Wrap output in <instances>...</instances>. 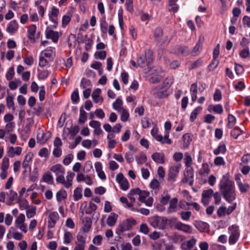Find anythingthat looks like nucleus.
Listing matches in <instances>:
<instances>
[{
  "instance_id": "obj_43",
  "label": "nucleus",
  "mask_w": 250,
  "mask_h": 250,
  "mask_svg": "<svg viewBox=\"0 0 250 250\" xmlns=\"http://www.w3.org/2000/svg\"><path fill=\"white\" fill-rule=\"evenodd\" d=\"M228 123L227 126L229 128H232L236 123V119L234 116L232 114H229L228 116Z\"/></svg>"
},
{
  "instance_id": "obj_22",
  "label": "nucleus",
  "mask_w": 250,
  "mask_h": 250,
  "mask_svg": "<svg viewBox=\"0 0 250 250\" xmlns=\"http://www.w3.org/2000/svg\"><path fill=\"white\" fill-rule=\"evenodd\" d=\"M226 151L227 147L225 144L223 142H221L217 147L213 150V153L215 155H218L220 154H224Z\"/></svg>"
},
{
  "instance_id": "obj_61",
  "label": "nucleus",
  "mask_w": 250,
  "mask_h": 250,
  "mask_svg": "<svg viewBox=\"0 0 250 250\" xmlns=\"http://www.w3.org/2000/svg\"><path fill=\"white\" fill-rule=\"evenodd\" d=\"M214 164L216 166H224L225 161L222 157L217 156L214 159Z\"/></svg>"
},
{
  "instance_id": "obj_16",
  "label": "nucleus",
  "mask_w": 250,
  "mask_h": 250,
  "mask_svg": "<svg viewBox=\"0 0 250 250\" xmlns=\"http://www.w3.org/2000/svg\"><path fill=\"white\" fill-rule=\"evenodd\" d=\"M178 200L177 198H173L171 199L169 206L167 208V212L170 214L175 212L177 210Z\"/></svg>"
},
{
  "instance_id": "obj_29",
  "label": "nucleus",
  "mask_w": 250,
  "mask_h": 250,
  "mask_svg": "<svg viewBox=\"0 0 250 250\" xmlns=\"http://www.w3.org/2000/svg\"><path fill=\"white\" fill-rule=\"evenodd\" d=\"M170 195L168 193V191H165L162 194L161 198L160 199V203L163 205H167L168 203H169L171 199Z\"/></svg>"
},
{
  "instance_id": "obj_45",
  "label": "nucleus",
  "mask_w": 250,
  "mask_h": 250,
  "mask_svg": "<svg viewBox=\"0 0 250 250\" xmlns=\"http://www.w3.org/2000/svg\"><path fill=\"white\" fill-rule=\"evenodd\" d=\"M182 139L183 141V146L184 147H188L191 140L192 139L190 136V134L188 133H186L184 134L182 136Z\"/></svg>"
},
{
  "instance_id": "obj_26",
  "label": "nucleus",
  "mask_w": 250,
  "mask_h": 250,
  "mask_svg": "<svg viewBox=\"0 0 250 250\" xmlns=\"http://www.w3.org/2000/svg\"><path fill=\"white\" fill-rule=\"evenodd\" d=\"M202 49V41H201V38L200 37L198 42L196 43L195 46L193 47L191 54L193 56L198 55L201 51Z\"/></svg>"
},
{
  "instance_id": "obj_40",
  "label": "nucleus",
  "mask_w": 250,
  "mask_h": 250,
  "mask_svg": "<svg viewBox=\"0 0 250 250\" xmlns=\"http://www.w3.org/2000/svg\"><path fill=\"white\" fill-rule=\"evenodd\" d=\"M36 31V26L35 24L31 25L28 29V37L30 40H34V36Z\"/></svg>"
},
{
  "instance_id": "obj_39",
  "label": "nucleus",
  "mask_w": 250,
  "mask_h": 250,
  "mask_svg": "<svg viewBox=\"0 0 250 250\" xmlns=\"http://www.w3.org/2000/svg\"><path fill=\"white\" fill-rule=\"evenodd\" d=\"M81 87H82L83 88L91 89L92 84L89 80L85 78H83L82 79L81 82Z\"/></svg>"
},
{
  "instance_id": "obj_56",
  "label": "nucleus",
  "mask_w": 250,
  "mask_h": 250,
  "mask_svg": "<svg viewBox=\"0 0 250 250\" xmlns=\"http://www.w3.org/2000/svg\"><path fill=\"white\" fill-rule=\"evenodd\" d=\"M138 190H136L135 188L131 189L130 192L128 193L127 197L129 199L130 202L129 203H132L133 205V203L135 202L136 200V198L134 197L135 195H137L136 191Z\"/></svg>"
},
{
  "instance_id": "obj_57",
  "label": "nucleus",
  "mask_w": 250,
  "mask_h": 250,
  "mask_svg": "<svg viewBox=\"0 0 250 250\" xmlns=\"http://www.w3.org/2000/svg\"><path fill=\"white\" fill-rule=\"evenodd\" d=\"M133 1V0H126L125 2L126 10L131 13L134 11Z\"/></svg>"
},
{
  "instance_id": "obj_62",
  "label": "nucleus",
  "mask_w": 250,
  "mask_h": 250,
  "mask_svg": "<svg viewBox=\"0 0 250 250\" xmlns=\"http://www.w3.org/2000/svg\"><path fill=\"white\" fill-rule=\"evenodd\" d=\"M39 73H38V78L39 79H44L46 78L49 75L50 72L48 70H38Z\"/></svg>"
},
{
  "instance_id": "obj_12",
  "label": "nucleus",
  "mask_w": 250,
  "mask_h": 250,
  "mask_svg": "<svg viewBox=\"0 0 250 250\" xmlns=\"http://www.w3.org/2000/svg\"><path fill=\"white\" fill-rule=\"evenodd\" d=\"M151 158L156 163L164 164L166 162L165 156L163 152H154L151 155Z\"/></svg>"
},
{
  "instance_id": "obj_34",
  "label": "nucleus",
  "mask_w": 250,
  "mask_h": 250,
  "mask_svg": "<svg viewBox=\"0 0 250 250\" xmlns=\"http://www.w3.org/2000/svg\"><path fill=\"white\" fill-rule=\"evenodd\" d=\"M202 108L201 106H197L194 109L190 115L189 120L191 122H193L196 119L198 115L201 111Z\"/></svg>"
},
{
  "instance_id": "obj_41",
  "label": "nucleus",
  "mask_w": 250,
  "mask_h": 250,
  "mask_svg": "<svg viewBox=\"0 0 250 250\" xmlns=\"http://www.w3.org/2000/svg\"><path fill=\"white\" fill-rule=\"evenodd\" d=\"M243 133V131L238 126H235L230 132L231 136L237 139Z\"/></svg>"
},
{
  "instance_id": "obj_2",
  "label": "nucleus",
  "mask_w": 250,
  "mask_h": 250,
  "mask_svg": "<svg viewBox=\"0 0 250 250\" xmlns=\"http://www.w3.org/2000/svg\"><path fill=\"white\" fill-rule=\"evenodd\" d=\"M167 79L165 80L162 85L156 86L152 90L153 95L158 99L167 98L171 93L169 87L166 85Z\"/></svg>"
},
{
  "instance_id": "obj_48",
  "label": "nucleus",
  "mask_w": 250,
  "mask_h": 250,
  "mask_svg": "<svg viewBox=\"0 0 250 250\" xmlns=\"http://www.w3.org/2000/svg\"><path fill=\"white\" fill-rule=\"evenodd\" d=\"M136 161L138 165L145 164L147 161V157L144 153H142L135 157Z\"/></svg>"
},
{
  "instance_id": "obj_59",
  "label": "nucleus",
  "mask_w": 250,
  "mask_h": 250,
  "mask_svg": "<svg viewBox=\"0 0 250 250\" xmlns=\"http://www.w3.org/2000/svg\"><path fill=\"white\" fill-rule=\"evenodd\" d=\"M86 39L84 41L85 48L86 50L89 49L93 43L92 37L88 38L87 35L85 36ZM84 42V41H83Z\"/></svg>"
},
{
  "instance_id": "obj_47",
  "label": "nucleus",
  "mask_w": 250,
  "mask_h": 250,
  "mask_svg": "<svg viewBox=\"0 0 250 250\" xmlns=\"http://www.w3.org/2000/svg\"><path fill=\"white\" fill-rule=\"evenodd\" d=\"M67 197V193L64 190H60L56 194V198L58 202H60Z\"/></svg>"
},
{
  "instance_id": "obj_52",
  "label": "nucleus",
  "mask_w": 250,
  "mask_h": 250,
  "mask_svg": "<svg viewBox=\"0 0 250 250\" xmlns=\"http://www.w3.org/2000/svg\"><path fill=\"white\" fill-rule=\"evenodd\" d=\"M74 175L75 174L74 173L69 171L68 172L66 176L67 182L66 184H65V188H69L72 186V181Z\"/></svg>"
},
{
  "instance_id": "obj_60",
  "label": "nucleus",
  "mask_w": 250,
  "mask_h": 250,
  "mask_svg": "<svg viewBox=\"0 0 250 250\" xmlns=\"http://www.w3.org/2000/svg\"><path fill=\"white\" fill-rule=\"evenodd\" d=\"M234 70L236 75H240L244 71V69L242 65L237 63H234Z\"/></svg>"
},
{
  "instance_id": "obj_5",
  "label": "nucleus",
  "mask_w": 250,
  "mask_h": 250,
  "mask_svg": "<svg viewBox=\"0 0 250 250\" xmlns=\"http://www.w3.org/2000/svg\"><path fill=\"white\" fill-rule=\"evenodd\" d=\"M158 131L159 129L156 126L151 129L150 133L153 138L162 145H171L172 142L170 139L167 138V135L163 137L162 135L158 134Z\"/></svg>"
},
{
  "instance_id": "obj_32",
  "label": "nucleus",
  "mask_w": 250,
  "mask_h": 250,
  "mask_svg": "<svg viewBox=\"0 0 250 250\" xmlns=\"http://www.w3.org/2000/svg\"><path fill=\"white\" fill-rule=\"evenodd\" d=\"M123 102L122 100L120 97H118L112 104V107L114 109L118 112L122 109L124 108L123 107Z\"/></svg>"
},
{
  "instance_id": "obj_20",
  "label": "nucleus",
  "mask_w": 250,
  "mask_h": 250,
  "mask_svg": "<svg viewBox=\"0 0 250 250\" xmlns=\"http://www.w3.org/2000/svg\"><path fill=\"white\" fill-rule=\"evenodd\" d=\"M50 170L55 173L56 176L64 174L65 173V169L61 164H57L52 166Z\"/></svg>"
},
{
  "instance_id": "obj_33",
  "label": "nucleus",
  "mask_w": 250,
  "mask_h": 250,
  "mask_svg": "<svg viewBox=\"0 0 250 250\" xmlns=\"http://www.w3.org/2000/svg\"><path fill=\"white\" fill-rule=\"evenodd\" d=\"M197 229L200 232H206L209 229V225L205 222H200L196 226Z\"/></svg>"
},
{
  "instance_id": "obj_9",
  "label": "nucleus",
  "mask_w": 250,
  "mask_h": 250,
  "mask_svg": "<svg viewBox=\"0 0 250 250\" xmlns=\"http://www.w3.org/2000/svg\"><path fill=\"white\" fill-rule=\"evenodd\" d=\"M116 181L119 184L120 188L123 190L126 191L129 188V183L122 173L117 174Z\"/></svg>"
},
{
  "instance_id": "obj_46",
  "label": "nucleus",
  "mask_w": 250,
  "mask_h": 250,
  "mask_svg": "<svg viewBox=\"0 0 250 250\" xmlns=\"http://www.w3.org/2000/svg\"><path fill=\"white\" fill-rule=\"evenodd\" d=\"M124 11L122 8L119 9L118 12V17L119 21V24L121 30L124 29V18H123Z\"/></svg>"
},
{
  "instance_id": "obj_53",
  "label": "nucleus",
  "mask_w": 250,
  "mask_h": 250,
  "mask_svg": "<svg viewBox=\"0 0 250 250\" xmlns=\"http://www.w3.org/2000/svg\"><path fill=\"white\" fill-rule=\"evenodd\" d=\"M87 119V115L86 112L83 109L82 107L80 109V114L79 119V123L80 124H83L85 123Z\"/></svg>"
},
{
  "instance_id": "obj_24",
  "label": "nucleus",
  "mask_w": 250,
  "mask_h": 250,
  "mask_svg": "<svg viewBox=\"0 0 250 250\" xmlns=\"http://www.w3.org/2000/svg\"><path fill=\"white\" fill-rule=\"evenodd\" d=\"M118 218V215L117 214L114 212L111 213L107 217L106 220V224L109 227L114 226L117 221Z\"/></svg>"
},
{
  "instance_id": "obj_31",
  "label": "nucleus",
  "mask_w": 250,
  "mask_h": 250,
  "mask_svg": "<svg viewBox=\"0 0 250 250\" xmlns=\"http://www.w3.org/2000/svg\"><path fill=\"white\" fill-rule=\"evenodd\" d=\"M94 199L92 198L91 201L89 202L88 205L87 206V203L86 202H84L83 204H85L84 211L86 214H90L93 211L94 208Z\"/></svg>"
},
{
  "instance_id": "obj_28",
  "label": "nucleus",
  "mask_w": 250,
  "mask_h": 250,
  "mask_svg": "<svg viewBox=\"0 0 250 250\" xmlns=\"http://www.w3.org/2000/svg\"><path fill=\"white\" fill-rule=\"evenodd\" d=\"M210 171L209 165L205 163L202 164V167L199 170V173L202 176H206L209 173Z\"/></svg>"
},
{
  "instance_id": "obj_7",
  "label": "nucleus",
  "mask_w": 250,
  "mask_h": 250,
  "mask_svg": "<svg viewBox=\"0 0 250 250\" xmlns=\"http://www.w3.org/2000/svg\"><path fill=\"white\" fill-rule=\"evenodd\" d=\"M182 165L181 164H174L169 167L167 174V181L174 182L178 175Z\"/></svg>"
},
{
  "instance_id": "obj_25",
  "label": "nucleus",
  "mask_w": 250,
  "mask_h": 250,
  "mask_svg": "<svg viewBox=\"0 0 250 250\" xmlns=\"http://www.w3.org/2000/svg\"><path fill=\"white\" fill-rule=\"evenodd\" d=\"M137 195H139V200L143 202L149 195V192L146 190H141L139 188H136Z\"/></svg>"
},
{
  "instance_id": "obj_1",
  "label": "nucleus",
  "mask_w": 250,
  "mask_h": 250,
  "mask_svg": "<svg viewBox=\"0 0 250 250\" xmlns=\"http://www.w3.org/2000/svg\"><path fill=\"white\" fill-rule=\"evenodd\" d=\"M219 188L220 193L225 200L230 203L236 199V193L234 182L230 179L229 173L223 175L220 180Z\"/></svg>"
},
{
  "instance_id": "obj_49",
  "label": "nucleus",
  "mask_w": 250,
  "mask_h": 250,
  "mask_svg": "<svg viewBox=\"0 0 250 250\" xmlns=\"http://www.w3.org/2000/svg\"><path fill=\"white\" fill-rule=\"evenodd\" d=\"M84 224L83 227V230L84 232H88L91 227L92 221L90 218L85 217Z\"/></svg>"
},
{
  "instance_id": "obj_30",
  "label": "nucleus",
  "mask_w": 250,
  "mask_h": 250,
  "mask_svg": "<svg viewBox=\"0 0 250 250\" xmlns=\"http://www.w3.org/2000/svg\"><path fill=\"white\" fill-rule=\"evenodd\" d=\"M197 88L198 86L197 83H194L191 85L190 93L191 100L193 102H195L197 99Z\"/></svg>"
},
{
  "instance_id": "obj_19",
  "label": "nucleus",
  "mask_w": 250,
  "mask_h": 250,
  "mask_svg": "<svg viewBox=\"0 0 250 250\" xmlns=\"http://www.w3.org/2000/svg\"><path fill=\"white\" fill-rule=\"evenodd\" d=\"M79 34H78V36H79ZM78 41V42H83V41L82 39H80L79 36L78 37L77 39L76 38V36L74 34H71L69 36L68 40V46L70 48H74L76 44V41Z\"/></svg>"
},
{
  "instance_id": "obj_17",
  "label": "nucleus",
  "mask_w": 250,
  "mask_h": 250,
  "mask_svg": "<svg viewBox=\"0 0 250 250\" xmlns=\"http://www.w3.org/2000/svg\"><path fill=\"white\" fill-rule=\"evenodd\" d=\"M196 239L192 238L190 240L186 242H183L181 245V249L182 250H189L193 248L196 245Z\"/></svg>"
},
{
  "instance_id": "obj_10",
  "label": "nucleus",
  "mask_w": 250,
  "mask_h": 250,
  "mask_svg": "<svg viewBox=\"0 0 250 250\" xmlns=\"http://www.w3.org/2000/svg\"><path fill=\"white\" fill-rule=\"evenodd\" d=\"M41 54L42 56L47 58L49 61H52L55 57V48L53 47H48L46 49L42 51Z\"/></svg>"
},
{
  "instance_id": "obj_21",
  "label": "nucleus",
  "mask_w": 250,
  "mask_h": 250,
  "mask_svg": "<svg viewBox=\"0 0 250 250\" xmlns=\"http://www.w3.org/2000/svg\"><path fill=\"white\" fill-rule=\"evenodd\" d=\"M95 168L98 177L102 180H104L106 179V176L104 171L102 170V165L100 162L95 163Z\"/></svg>"
},
{
  "instance_id": "obj_4",
  "label": "nucleus",
  "mask_w": 250,
  "mask_h": 250,
  "mask_svg": "<svg viewBox=\"0 0 250 250\" xmlns=\"http://www.w3.org/2000/svg\"><path fill=\"white\" fill-rule=\"evenodd\" d=\"M136 224V221L133 218H130L121 222L116 230V233L120 234L125 231L131 229L132 226Z\"/></svg>"
},
{
  "instance_id": "obj_23",
  "label": "nucleus",
  "mask_w": 250,
  "mask_h": 250,
  "mask_svg": "<svg viewBox=\"0 0 250 250\" xmlns=\"http://www.w3.org/2000/svg\"><path fill=\"white\" fill-rule=\"evenodd\" d=\"M18 24L16 20L12 21L7 25L6 31L10 34L15 33L18 29Z\"/></svg>"
},
{
  "instance_id": "obj_3",
  "label": "nucleus",
  "mask_w": 250,
  "mask_h": 250,
  "mask_svg": "<svg viewBox=\"0 0 250 250\" xmlns=\"http://www.w3.org/2000/svg\"><path fill=\"white\" fill-rule=\"evenodd\" d=\"M228 232L229 234V243L230 245H234L239 240L240 233L239 226L236 224L232 225L228 228Z\"/></svg>"
},
{
  "instance_id": "obj_50",
  "label": "nucleus",
  "mask_w": 250,
  "mask_h": 250,
  "mask_svg": "<svg viewBox=\"0 0 250 250\" xmlns=\"http://www.w3.org/2000/svg\"><path fill=\"white\" fill-rule=\"evenodd\" d=\"M106 56V52L105 50H97L95 52V58L104 60Z\"/></svg>"
},
{
  "instance_id": "obj_6",
  "label": "nucleus",
  "mask_w": 250,
  "mask_h": 250,
  "mask_svg": "<svg viewBox=\"0 0 250 250\" xmlns=\"http://www.w3.org/2000/svg\"><path fill=\"white\" fill-rule=\"evenodd\" d=\"M167 224V219L165 217H161L158 216L153 217L150 221V225L154 228L164 230L166 229Z\"/></svg>"
},
{
  "instance_id": "obj_13",
  "label": "nucleus",
  "mask_w": 250,
  "mask_h": 250,
  "mask_svg": "<svg viewBox=\"0 0 250 250\" xmlns=\"http://www.w3.org/2000/svg\"><path fill=\"white\" fill-rule=\"evenodd\" d=\"M59 218V215L57 212H52L49 214L48 220V228H53L54 227L57 221Z\"/></svg>"
},
{
  "instance_id": "obj_42",
  "label": "nucleus",
  "mask_w": 250,
  "mask_h": 250,
  "mask_svg": "<svg viewBox=\"0 0 250 250\" xmlns=\"http://www.w3.org/2000/svg\"><path fill=\"white\" fill-rule=\"evenodd\" d=\"M82 189L80 187H77L74 190L73 198L75 201H78L82 197Z\"/></svg>"
},
{
  "instance_id": "obj_27",
  "label": "nucleus",
  "mask_w": 250,
  "mask_h": 250,
  "mask_svg": "<svg viewBox=\"0 0 250 250\" xmlns=\"http://www.w3.org/2000/svg\"><path fill=\"white\" fill-rule=\"evenodd\" d=\"M120 201L125 208L132 211H136V210H135V208L133 207L132 203H129L126 197L124 196L120 197Z\"/></svg>"
},
{
  "instance_id": "obj_35",
  "label": "nucleus",
  "mask_w": 250,
  "mask_h": 250,
  "mask_svg": "<svg viewBox=\"0 0 250 250\" xmlns=\"http://www.w3.org/2000/svg\"><path fill=\"white\" fill-rule=\"evenodd\" d=\"M178 0H169L168 5L170 7L169 11L173 13H176L179 9V6L176 3Z\"/></svg>"
},
{
  "instance_id": "obj_36",
  "label": "nucleus",
  "mask_w": 250,
  "mask_h": 250,
  "mask_svg": "<svg viewBox=\"0 0 250 250\" xmlns=\"http://www.w3.org/2000/svg\"><path fill=\"white\" fill-rule=\"evenodd\" d=\"M146 61L148 65L150 64L153 60V52L150 49H148L145 51Z\"/></svg>"
},
{
  "instance_id": "obj_58",
  "label": "nucleus",
  "mask_w": 250,
  "mask_h": 250,
  "mask_svg": "<svg viewBox=\"0 0 250 250\" xmlns=\"http://www.w3.org/2000/svg\"><path fill=\"white\" fill-rule=\"evenodd\" d=\"M219 63V60L218 59H214L212 58L211 63L208 65V69L209 71L213 70L218 66Z\"/></svg>"
},
{
  "instance_id": "obj_14",
  "label": "nucleus",
  "mask_w": 250,
  "mask_h": 250,
  "mask_svg": "<svg viewBox=\"0 0 250 250\" xmlns=\"http://www.w3.org/2000/svg\"><path fill=\"white\" fill-rule=\"evenodd\" d=\"M170 51L171 53L176 54L178 55H186L188 54V50L187 46L177 45L173 47Z\"/></svg>"
},
{
  "instance_id": "obj_55",
  "label": "nucleus",
  "mask_w": 250,
  "mask_h": 250,
  "mask_svg": "<svg viewBox=\"0 0 250 250\" xmlns=\"http://www.w3.org/2000/svg\"><path fill=\"white\" fill-rule=\"evenodd\" d=\"M49 60L46 58L45 57L42 56L41 54H40L39 57V65L40 67H43L47 65L48 63Z\"/></svg>"
},
{
  "instance_id": "obj_8",
  "label": "nucleus",
  "mask_w": 250,
  "mask_h": 250,
  "mask_svg": "<svg viewBox=\"0 0 250 250\" xmlns=\"http://www.w3.org/2000/svg\"><path fill=\"white\" fill-rule=\"evenodd\" d=\"M184 178L181 182L183 183H188L190 186H192L194 180V170L192 167H187L184 172Z\"/></svg>"
},
{
  "instance_id": "obj_37",
  "label": "nucleus",
  "mask_w": 250,
  "mask_h": 250,
  "mask_svg": "<svg viewBox=\"0 0 250 250\" xmlns=\"http://www.w3.org/2000/svg\"><path fill=\"white\" fill-rule=\"evenodd\" d=\"M184 163L187 167H191L192 164V158L188 152H185L184 154Z\"/></svg>"
},
{
  "instance_id": "obj_44",
  "label": "nucleus",
  "mask_w": 250,
  "mask_h": 250,
  "mask_svg": "<svg viewBox=\"0 0 250 250\" xmlns=\"http://www.w3.org/2000/svg\"><path fill=\"white\" fill-rule=\"evenodd\" d=\"M118 112L121 114V120L123 122H126L129 118V114L126 109L123 108Z\"/></svg>"
},
{
  "instance_id": "obj_15",
  "label": "nucleus",
  "mask_w": 250,
  "mask_h": 250,
  "mask_svg": "<svg viewBox=\"0 0 250 250\" xmlns=\"http://www.w3.org/2000/svg\"><path fill=\"white\" fill-rule=\"evenodd\" d=\"M175 228L184 232L190 234L192 233V227L189 225L182 223L181 222H177L175 225Z\"/></svg>"
},
{
  "instance_id": "obj_51",
  "label": "nucleus",
  "mask_w": 250,
  "mask_h": 250,
  "mask_svg": "<svg viewBox=\"0 0 250 250\" xmlns=\"http://www.w3.org/2000/svg\"><path fill=\"white\" fill-rule=\"evenodd\" d=\"M239 56L242 59H246L250 56V49L248 46L241 50L239 53Z\"/></svg>"
},
{
  "instance_id": "obj_54",
  "label": "nucleus",
  "mask_w": 250,
  "mask_h": 250,
  "mask_svg": "<svg viewBox=\"0 0 250 250\" xmlns=\"http://www.w3.org/2000/svg\"><path fill=\"white\" fill-rule=\"evenodd\" d=\"M222 99V92L219 89L215 90L213 96V99L214 102H219Z\"/></svg>"
},
{
  "instance_id": "obj_38",
  "label": "nucleus",
  "mask_w": 250,
  "mask_h": 250,
  "mask_svg": "<svg viewBox=\"0 0 250 250\" xmlns=\"http://www.w3.org/2000/svg\"><path fill=\"white\" fill-rule=\"evenodd\" d=\"M42 180L49 185L53 184V178L49 171H47L43 175Z\"/></svg>"
},
{
  "instance_id": "obj_63",
  "label": "nucleus",
  "mask_w": 250,
  "mask_h": 250,
  "mask_svg": "<svg viewBox=\"0 0 250 250\" xmlns=\"http://www.w3.org/2000/svg\"><path fill=\"white\" fill-rule=\"evenodd\" d=\"M227 208L224 206L220 207L217 211V214L218 217H221L227 215Z\"/></svg>"
},
{
  "instance_id": "obj_64",
  "label": "nucleus",
  "mask_w": 250,
  "mask_h": 250,
  "mask_svg": "<svg viewBox=\"0 0 250 250\" xmlns=\"http://www.w3.org/2000/svg\"><path fill=\"white\" fill-rule=\"evenodd\" d=\"M36 208L34 206H32L30 208L26 210V216L28 218L33 217L36 214Z\"/></svg>"
},
{
  "instance_id": "obj_18",
  "label": "nucleus",
  "mask_w": 250,
  "mask_h": 250,
  "mask_svg": "<svg viewBox=\"0 0 250 250\" xmlns=\"http://www.w3.org/2000/svg\"><path fill=\"white\" fill-rule=\"evenodd\" d=\"M208 110L209 112L221 114L223 112V107L221 104H210L208 107Z\"/></svg>"
},
{
  "instance_id": "obj_11",
  "label": "nucleus",
  "mask_w": 250,
  "mask_h": 250,
  "mask_svg": "<svg viewBox=\"0 0 250 250\" xmlns=\"http://www.w3.org/2000/svg\"><path fill=\"white\" fill-rule=\"evenodd\" d=\"M45 36L47 39H51L54 42H57L59 37L58 32L50 29L49 27L46 28Z\"/></svg>"
}]
</instances>
